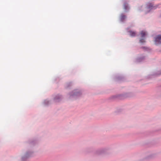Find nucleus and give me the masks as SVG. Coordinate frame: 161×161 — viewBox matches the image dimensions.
<instances>
[{
	"label": "nucleus",
	"instance_id": "7ed1b4c3",
	"mask_svg": "<svg viewBox=\"0 0 161 161\" xmlns=\"http://www.w3.org/2000/svg\"><path fill=\"white\" fill-rule=\"evenodd\" d=\"M141 36L142 37H144L145 36L147 35V32L145 31H142L141 32Z\"/></svg>",
	"mask_w": 161,
	"mask_h": 161
},
{
	"label": "nucleus",
	"instance_id": "f257e3e1",
	"mask_svg": "<svg viewBox=\"0 0 161 161\" xmlns=\"http://www.w3.org/2000/svg\"><path fill=\"white\" fill-rule=\"evenodd\" d=\"M148 8L151 9H155L157 8V6H153V5L151 3H149L148 4Z\"/></svg>",
	"mask_w": 161,
	"mask_h": 161
},
{
	"label": "nucleus",
	"instance_id": "39448f33",
	"mask_svg": "<svg viewBox=\"0 0 161 161\" xmlns=\"http://www.w3.org/2000/svg\"><path fill=\"white\" fill-rule=\"evenodd\" d=\"M126 18V16L124 15H122L121 16V19H124Z\"/></svg>",
	"mask_w": 161,
	"mask_h": 161
},
{
	"label": "nucleus",
	"instance_id": "423d86ee",
	"mask_svg": "<svg viewBox=\"0 0 161 161\" xmlns=\"http://www.w3.org/2000/svg\"><path fill=\"white\" fill-rule=\"evenodd\" d=\"M140 42L141 43H143L145 42V41L144 40V39H141L140 40Z\"/></svg>",
	"mask_w": 161,
	"mask_h": 161
},
{
	"label": "nucleus",
	"instance_id": "20e7f679",
	"mask_svg": "<svg viewBox=\"0 0 161 161\" xmlns=\"http://www.w3.org/2000/svg\"><path fill=\"white\" fill-rule=\"evenodd\" d=\"M130 35L131 36H136V33L135 32L132 31H129Z\"/></svg>",
	"mask_w": 161,
	"mask_h": 161
},
{
	"label": "nucleus",
	"instance_id": "f03ea898",
	"mask_svg": "<svg viewBox=\"0 0 161 161\" xmlns=\"http://www.w3.org/2000/svg\"><path fill=\"white\" fill-rule=\"evenodd\" d=\"M161 40V35H158L156 36L155 38V41L156 42H158Z\"/></svg>",
	"mask_w": 161,
	"mask_h": 161
},
{
	"label": "nucleus",
	"instance_id": "0eeeda50",
	"mask_svg": "<svg viewBox=\"0 0 161 161\" xmlns=\"http://www.w3.org/2000/svg\"><path fill=\"white\" fill-rule=\"evenodd\" d=\"M124 7H125V9H127L128 8V6H126V4H125L124 5Z\"/></svg>",
	"mask_w": 161,
	"mask_h": 161
}]
</instances>
